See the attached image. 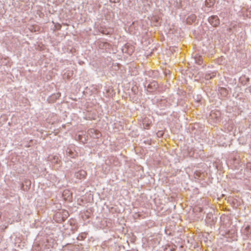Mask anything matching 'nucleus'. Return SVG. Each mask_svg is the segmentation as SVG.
<instances>
[{
  "instance_id": "nucleus-1",
  "label": "nucleus",
  "mask_w": 251,
  "mask_h": 251,
  "mask_svg": "<svg viewBox=\"0 0 251 251\" xmlns=\"http://www.w3.org/2000/svg\"><path fill=\"white\" fill-rule=\"evenodd\" d=\"M210 24L214 27H216L220 24V20L217 16H212L208 19Z\"/></svg>"
},
{
  "instance_id": "nucleus-2",
  "label": "nucleus",
  "mask_w": 251,
  "mask_h": 251,
  "mask_svg": "<svg viewBox=\"0 0 251 251\" xmlns=\"http://www.w3.org/2000/svg\"><path fill=\"white\" fill-rule=\"evenodd\" d=\"M88 134L95 139H98L101 136L100 133L98 130L93 128L88 130Z\"/></svg>"
},
{
  "instance_id": "nucleus-3",
  "label": "nucleus",
  "mask_w": 251,
  "mask_h": 251,
  "mask_svg": "<svg viewBox=\"0 0 251 251\" xmlns=\"http://www.w3.org/2000/svg\"><path fill=\"white\" fill-rule=\"evenodd\" d=\"M54 220L57 223H61L64 221L60 211L57 212L54 215Z\"/></svg>"
},
{
  "instance_id": "nucleus-4",
  "label": "nucleus",
  "mask_w": 251,
  "mask_h": 251,
  "mask_svg": "<svg viewBox=\"0 0 251 251\" xmlns=\"http://www.w3.org/2000/svg\"><path fill=\"white\" fill-rule=\"evenodd\" d=\"M87 173L84 170H81L75 173V176L76 178L81 179L84 178Z\"/></svg>"
},
{
  "instance_id": "nucleus-5",
  "label": "nucleus",
  "mask_w": 251,
  "mask_h": 251,
  "mask_svg": "<svg viewBox=\"0 0 251 251\" xmlns=\"http://www.w3.org/2000/svg\"><path fill=\"white\" fill-rule=\"evenodd\" d=\"M157 88V84L155 81H153L150 84H148L147 86V91L151 92L154 90H155Z\"/></svg>"
},
{
  "instance_id": "nucleus-6",
  "label": "nucleus",
  "mask_w": 251,
  "mask_h": 251,
  "mask_svg": "<svg viewBox=\"0 0 251 251\" xmlns=\"http://www.w3.org/2000/svg\"><path fill=\"white\" fill-rule=\"evenodd\" d=\"M205 221L207 224L212 225L213 224L214 222L213 214L211 213L207 214L205 219Z\"/></svg>"
},
{
  "instance_id": "nucleus-7",
  "label": "nucleus",
  "mask_w": 251,
  "mask_h": 251,
  "mask_svg": "<svg viewBox=\"0 0 251 251\" xmlns=\"http://www.w3.org/2000/svg\"><path fill=\"white\" fill-rule=\"evenodd\" d=\"M220 113L219 111L217 112H211L210 114V117L211 119H214L216 121L219 120L220 117Z\"/></svg>"
},
{
  "instance_id": "nucleus-8",
  "label": "nucleus",
  "mask_w": 251,
  "mask_h": 251,
  "mask_svg": "<svg viewBox=\"0 0 251 251\" xmlns=\"http://www.w3.org/2000/svg\"><path fill=\"white\" fill-rule=\"evenodd\" d=\"M216 75L215 72H212L211 73H207L205 74V78L207 80L212 78Z\"/></svg>"
},
{
  "instance_id": "nucleus-9",
  "label": "nucleus",
  "mask_w": 251,
  "mask_h": 251,
  "mask_svg": "<svg viewBox=\"0 0 251 251\" xmlns=\"http://www.w3.org/2000/svg\"><path fill=\"white\" fill-rule=\"evenodd\" d=\"M66 151L67 153L68 154V155L72 158H75L76 155V152L73 151L71 149H68Z\"/></svg>"
},
{
  "instance_id": "nucleus-10",
  "label": "nucleus",
  "mask_w": 251,
  "mask_h": 251,
  "mask_svg": "<svg viewBox=\"0 0 251 251\" xmlns=\"http://www.w3.org/2000/svg\"><path fill=\"white\" fill-rule=\"evenodd\" d=\"M215 2V0H205V5L207 7H211L214 5Z\"/></svg>"
},
{
  "instance_id": "nucleus-11",
  "label": "nucleus",
  "mask_w": 251,
  "mask_h": 251,
  "mask_svg": "<svg viewBox=\"0 0 251 251\" xmlns=\"http://www.w3.org/2000/svg\"><path fill=\"white\" fill-rule=\"evenodd\" d=\"M67 194H70L71 196H72V193H71L69 191V189H65L63 191V193H62V195L64 197H65V196L67 195ZM64 199H69L70 200V198H69V196H68L67 198H65L64 197Z\"/></svg>"
},
{
  "instance_id": "nucleus-12",
  "label": "nucleus",
  "mask_w": 251,
  "mask_h": 251,
  "mask_svg": "<svg viewBox=\"0 0 251 251\" xmlns=\"http://www.w3.org/2000/svg\"><path fill=\"white\" fill-rule=\"evenodd\" d=\"M250 229L251 227L249 226H246L245 228L244 233L248 237H249L248 235H250V237L251 238V232H250Z\"/></svg>"
},
{
  "instance_id": "nucleus-13",
  "label": "nucleus",
  "mask_w": 251,
  "mask_h": 251,
  "mask_svg": "<svg viewBox=\"0 0 251 251\" xmlns=\"http://www.w3.org/2000/svg\"><path fill=\"white\" fill-rule=\"evenodd\" d=\"M62 214V216L63 217V219L65 221L69 216V213L68 211L66 210H62L60 211Z\"/></svg>"
},
{
  "instance_id": "nucleus-14",
  "label": "nucleus",
  "mask_w": 251,
  "mask_h": 251,
  "mask_svg": "<svg viewBox=\"0 0 251 251\" xmlns=\"http://www.w3.org/2000/svg\"><path fill=\"white\" fill-rule=\"evenodd\" d=\"M195 59L196 62L199 65H201L202 62V58L201 56H200L198 57H195Z\"/></svg>"
},
{
  "instance_id": "nucleus-15",
  "label": "nucleus",
  "mask_w": 251,
  "mask_h": 251,
  "mask_svg": "<svg viewBox=\"0 0 251 251\" xmlns=\"http://www.w3.org/2000/svg\"><path fill=\"white\" fill-rule=\"evenodd\" d=\"M203 174H201L200 172L197 171L194 173V176L195 178H199L201 177V176Z\"/></svg>"
},
{
  "instance_id": "nucleus-16",
  "label": "nucleus",
  "mask_w": 251,
  "mask_h": 251,
  "mask_svg": "<svg viewBox=\"0 0 251 251\" xmlns=\"http://www.w3.org/2000/svg\"><path fill=\"white\" fill-rule=\"evenodd\" d=\"M147 122L146 118H145L143 121V124L144 125V128H148L150 126V124L146 123Z\"/></svg>"
},
{
  "instance_id": "nucleus-17",
  "label": "nucleus",
  "mask_w": 251,
  "mask_h": 251,
  "mask_svg": "<svg viewBox=\"0 0 251 251\" xmlns=\"http://www.w3.org/2000/svg\"><path fill=\"white\" fill-rule=\"evenodd\" d=\"M194 210H195L196 211H199L200 212H201L202 211V208L201 207H196L194 209Z\"/></svg>"
},
{
  "instance_id": "nucleus-18",
  "label": "nucleus",
  "mask_w": 251,
  "mask_h": 251,
  "mask_svg": "<svg viewBox=\"0 0 251 251\" xmlns=\"http://www.w3.org/2000/svg\"><path fill=\"white\" fill-rule=\"evenodd\" d=\"M163 133L162 131H158L156 133V135L158 137H162L163 136Z\"/></svg>"
},
{
  "instance_id": "nucleus-19",
  "label": "nucleus",
  "mask_w": 251,
  "mask_h": 251,
  "mask_svg": "<svg viewBox=\"0 0 251 251\" xmlns=\"http://www.w3.org/2000/svg\"><path fill=\"white\" fill-rule=\"evenodd\" d=\"M221 90L225 95H226L227 94V90L225 88H221Z\"/></svg>"
},
{
  "instance_id": "nucleus-20",
  "label": "nucleus",
  "mask_w": 251,
  "mask_h": 251,
  "mask_svg": "<svg viewBox=\"0 0 251 251\" xmlns=\"http://www.w3.org/2000/svg\"><path fill=\"white\" fill-rule=\"evenodd\" d=\"M120 0H109L110 2L111 3H116L119 2Z\"/></svg>"
}]
</instances>
